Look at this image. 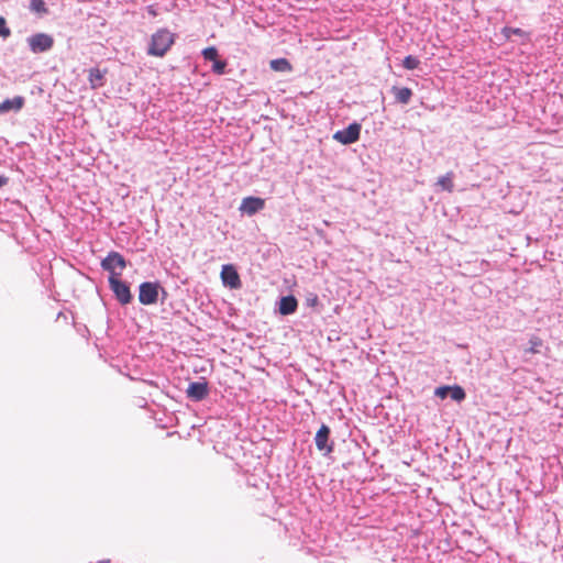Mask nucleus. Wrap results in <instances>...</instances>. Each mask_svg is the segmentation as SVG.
Wrapping results in <instances>:
<instances>
[{
	"label": "nucleus",
	"mask_w": 563,
	"mask_h": 563,
	"mask_svg": "<svg viewBox=\"0 0 563 563\" xmlns=\"http://www.w3.org/2000/svg\"><path fill=\"white\" fill-rule=\"evenodd\" d=\"M175 42L174 34L167 29H159L151 36L147 55L163 57Z\"/></svg>",
	"instance_id": "f257e3e1"
},
{
	"label": "nucleus",
	"mask_w": 563,
	"mask_h": 563,
	"mask_svg": "<svg viewBox=\"0 0 563 563\" xmlns=\"http://www.w3.org/2000/svg\"><path fill=\"white\" fill-rule=\"evenodd\" d=\"M29 49L33 54H41L51 51L54 46V38L47 33H35L26 37Z\"/></svg>",
	"instance_id": "f03ea898"
},
{
	"label": "nucleus",
	"mask_w": 563,
	"mask_h": 563,
	"mask_svg": "<svg viewBox=\"0 0 563 563\" xmlns=\"http://www.w3.org/2000/svg\"><path fill=\"white\" fill-rule=\"evenodd\" d=\"M101 267L110 273V276L120 277L126 267L124 257L119 252H110L101 262Z\"/></svg>",
	"instance_id": "7ed1b4c3"
},
{
	"label": "nucleus",
	"mask_w": 563,
	"mask_h": 563,
	"mask_svg": "<svg viewBox=\"0 0 563 563\" xmlns=\"http://www.w3.org/2000/svg\"><path fill=\"white\" fill-rule=\"evenodd\" d=\"M161 286L158 283L145 282L140 285L139 300L142 305H154L158 299V290Z\"/></svg>",
	"instance_id": "20e7f679"
},
{
	"label": "nucleus",
	"mask_w": 563,
	"mask_h": 563,
	"mask_svg": "<svg viewBox=\"0 0 563 563\" xmlns=\"http://www.w3.org/2000/svg\"><path fill=\"white\" fill-rule=\"evenodd\" d=\"M109 285L114 292L115 298L122 303L128 305L132 300L130 287L115 276H109Z\"/></svg>",
	"instance_id": "39448f33"
},
{
	"label": "nucleus",
	"mask_w": 563,
	"mask_h": 563,
	"mask_svg": "<svg viewBox=\"0 0 563 563\" xmlns=\"http://www.w3.org/2000/svg\"><path fill=\"white\" fill-rule=\"evenodd\" d=\"M361 124L354 122L347 128L336 131L333 139L341 144L347 145L356 142L360 139Z\"/></svg>",
	"instance_id": "423d86ee"
},
{
	"label": "nucleus",
	"mask_w": 563,
	"mask_h": 563,
	"mask_svg": "<svg viewBox=\"0 0 563 563\" xmlns=\"http://www.w3.org/2000/svg\"><path fill=\"white\" fill-rule=\"evenodd\" d=\"M220 277L223 285L231 289H239L242 286L240 275L232 264H225L222 266Z\"/></svg>",
	"instance_id": "0eeeda50"
},
{
	"label": "nucleus",
	"mask_w": 563,
	"mask_h": 563,
	"mask_svg": "<svg viewBox=\"0 0 563 563\" xmlns=\"http://www.w3.org/2000/svg\"><path fill=\"white\" fill-rule=\"evenodd\" d=\"M314 442L317 449L324 454H330L333 451L334 444L330 441V428L327 424H322L317 431Z\"/></svg>",
	"instance_id": "6e6552de"
},
{
	"label": "nucleus",
	"mask_w": 563,
	"mask_h": 563,
	"mask_svg": "<svg viewBox=\"0 0 563 563\" xmlns=\"http://www.w3.org/2000/svg\"><path fill=\"white\" fill-rule=\"evenodd\" d=\"M265 206V201L258 197H246L242 200L241 210L249 216H253Z\"/></svg>",
	"instance_id": "1a4fd4ad"
},
{
	"label": "nucleus",
	"mask_w": 563,
	"mask_h": 563,
	"mask_svg": "<svg viewBox=\"0 0 563 563\" xmlns=\"http://www.w3.org/2000/svg\"><path fill=\"white\" fill-rule=\"evenodd\" d=\"M107 68L91 67L88 70V81L92 88L103 87L106 84Z\"/></svg>",
	"instance_id": "9d476101"
},
{
	"label": "nucleus",
	"mask_w": 563,
	"mask_h": 563,
	"mask_svg": "<svg viewBox=\"0 0 563 563\" xmlns=\"http://www.w3.org/2000/svg\"><path fill=\"white\" fill-rule=\"evenodd\" d=\"M188 397L195 400H202L208 396V385L207 383L195 382L188 386L187 389Z\"/></svg>",
	"instance_id": "9b49d317"
},
{
	"label": "nucleus",
	"mask_w": 563,
	"mask_h": 563,
	"mask_svg": "<svg viewBox=\"0 0 563 563\" xmlns=\"http://www.w3.org/2000/svg\"><path fill=\"white\" fill-rule=\"evenodd\" d=\"M297 306L298 302L294 296H286L280 299L278 310L280 314L288 316L296 311Z\"/></svg>",
	"instance_id": "f8f14e48"
},
{
	"label": "nucleus",
	"mask_w": 563,
	"mask_h": 563,
	"mask_svg": "<svg viewBox=\"0 0 563 563\" xmlns=\"http://www.w3.org/2000/svg\"><path fill=\"white\" fill-rule=\"evenodd\" d=\"M390 92L394 96L396 102L404 104L409 102L412 95L411 89L397 86L391 87Z\"/></svg>",
	"instance_id": "ddd939ff"
},
{
	"label": "nucleus",
	"mask_w": 563,
	"mask_h": 563,
	"mask_svg": "<svg viewBox=\"0 0 563 563\" xmlns=\"http://www.w3.org/2000/svg\"><path fill=\"white\" fill-rule=\"evenodd\" d=\"M269 66L273 70L280 73H289L292 70L290 62L284 57L272 59Z\"/></svg>",
	"instance_id": "4468645a"
},
{
	"label": "nucleus",
	"mask_w": 563,
	"mask_h": 563,
	"mask_svg": "<svg viewBox=\"0 0 563 563\" xmlns=\"http://www.w3.org/2000/svg\"><path fill=\"white\" fill-rule=\"evenodd\" d=\"M437 185H438V186H440L442 190H445V191L452 192V191H453V188H454V183H453V173H452V172H449V173H446L445 175L441 176V177L438 179Z\"/></svg>",
	"instance_id": "2eb2a0df"
},
{
	"label": "nucleus",
	"mask_w": 563,
	"mask_h": 563,
	"mask_svg": "<svg viewBox=\"0 0 563 563\" xmlns=\"http://www.w3.org/2000/svg\"><path fill=\"white\" fill-rule=\"evenodd\" d=\"M501 34L507 40H510L512 35L525 36V37L529 36L528 32L523 31L520 27H512V26H504L501 29Z\"/></svg>",
	"instance_id": "dca6fc26"
},
{
	"label": "nucleus",
	"mask_w": 563,
	"mask_h": 563,
	"mask_svg": "<svg viewBox=\"0 0 563 563\" xmlns=\"http://www.w3.org/2000/svg\"><path fill=\"white\" fill-rule=\"evenodd\" d=\"M542 345H543L542 339L537 335H532L529 339V347L527 349L526 352L530 353V354H538V353H540V349Z\"/></svg>",
	"instance_id": "f3484780"
},
{
	"label": "nucleus",
	"mask_w": 563,
	"mask_h": 563,
	"mask_svg": "<svg viewBox=\"0 0 563 563\" xmlns=\"http://www.w3.org/2000/svg\"><path fill=\"white\" fill-rule=\"evenodd\" d=\"M421 62L418 57L413 55H408L402 60V67L407 70L417 69L420 66Z\"/></svg>",
	"instance_id": "a211bd4d"
},
{
	"label": "nucleus",
	"mask_w": 563,
	"mask_h": 563,
	"mask_svg": "<svg viewBox=\"0 0 563 563\" xmlns=\"http://www.w3.org/2000/svg\"><path fill=\"white\" fill-rule=\"evenodd\" d=\"M201 54H202L203 58L208 62L214 63L216 60L219 59V53H218L217 47H214V46L206 47L205 49H202Z\"/></svg>",
	"instance_id": "6ab92c4d"
},
{
	"label": "nucleus",
	"mask_w": 563,
	"mask_h": 563,
	"mask_svg": "<svg viewBox=\"0 0 563 563\" xmlns=\"http://www.w3.org/2000/svg\"><path fill=\"white\" fill-rule=\"evenodd\" d=\"M30 10L35 13H40V14L47 13V8H46L44 0H31L30 1Z\"/></svg>",
	"instance_id": "aec40b11"
},
{
	"label": "nucleus",
	"mask_w": 563,
	"mask_h": 563,
	"mask_svg": "<svg viewBox=\"0 0 563 563\" xmlns=\"http://www.w3.org/2000/svg\"><path fill=\"white\" fill-rule=\"evenodd\" d=\"M449 395L455 401H462L465 398V391L461 386H450Z\"/></svg>",
	"instance_id": "412c9836"
},
{
	"label": "nucleus",
	"mask_w": 563,
	"mask_h": 563,
	"mask_svg": "<svg viewBox=\"0 0 563 563\" xmlns=\"http://www.w3.org/2000/svg\"><path fill=\"white\" fill-rule=\"evenodd\" d=\"M228 66V62L225 59H218L212 63L211 70L217 75L225 74V68Z\"/></svg>",
	"instance_id": "4be33fe9"
},
{
	"label": "nucleus",
	"mask_w": 563,
	"mask_h": 563,
	"mask_svg": "<svg viewBox=\"0 0 563 563\" xmlns=\"http://www.w3.org/2000/svg\"><path fill=\"white\" fill-rule=\"evenodd\" d=\"M11 34L10 29L7 26V21L3 16H0V36L3 38L9 37Z\"/></svg>",
	"instance_id": "5701e85b"
},
{
	"label": "nucleus",
	"mask_w": 563,
	"mask_h": 563,
	"mask_svg": "<svg viewBox=\"0 0 563 563\" xmlns=\"http://www.w3.org/2000/svg\"><path fill=\"white\" fill-rule=\"evenodd\" d=\"M23 98L22 97H15L14 99H5L0 102V106H22Z\"/></svg>",
	"instance_id": "b1692460"
},
{
	"label": "nucleus",
	"mask_w": 563,
	"mask_h": 563,
	"mask_svg": "<svg viewBox=\"0 0 563 563\" xmlns=\"http://www.w3.org/2000/svg\"><path fill=\"white\" fill-rule=\"evenodd\" d=\"M450 386L438 387L434 391L435 396L444 399L449 395Z\"/></svg>",
	"instance_id": "393cba45"
},
{
	"label": "nucleus",
	"mask_w": 563,
	"mask_h": 563,
	"mask_svg": "<svg viewBox=\"0 0 563 563\" xmlns=\"http://www.w3.org/2000/svg\"><path fill=\"white\" fill-rule=\"evenodd\" d=\"M306 302L309 307H316L319 305V298L316 294H310L307 298H306Z\"/></svg>",
	"instance_id": "a878e982"
},
{
	"label": "nucleus",
	"mask_w": 563,
	"mask_h": 563,
	"mask_svg": "<svg viewBox=\"0 0 563 563\" xmlns=\"http://www.w3.org/2000/svg\"><path fill=\"white\" fill-rule=\"evenodd\" d=\"M146 10H147V13L151 14L152 16H156L157 15V11L154 8V5H147Z\"/></svg>",
	"instance_id": "bb28decb"
},
{
	"label": "nucleus",
	"mask_w": 563,
	"mask_h": 563,
	"mask_svg": "<svg viewBox=\"0 0 563 563\" xmlns=\"http://www.w3.org/2000/svg\"><path fill=\"white\" fill-rule=\"evenodd\" d=\"M8 178L5 176L0 175V188L7 185Z\"/></svg>",
	"instance_id": "cd10ccee"
},
{
	"label": "nucleus",
	"mask_w": 563,
	"mask_h": 563,
	"mask_svg": "<svg viewBox=\"0 0 563 563\" xmlns=\"http://www.w3.org/2000/svg\"><path fill=\"white\" fill-rule=\"evenodd\" d=\"M9 109H10V108L1 107V108H0V112L7 111V110H9Z\"/></svg>",
	"instance_id": "c85d7f7f"
},
{
	"label": "nucleus",
	"mask_w": 563,
	"mask_h": 563,
	"mask_svg": "<svg viewBox=\"0 0 563 563\" xmlns=\"http://www.w3.org/2000/svg\"><path fill=\"white\" fill-rule=\"evenodd\" d=\"M98 563H110V560L99 561Z\"/></svg>",
	"instance_id": "c756f323"
}]
</instances>
